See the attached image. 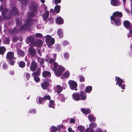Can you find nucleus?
<instances>
[{
	"instance_id": "obj_1",
	"label": "nucleus",
	"mask_w": 132,
	"mask_h": 132,
	"mask_svg": "<svg viewBox=\"0 0 132 132\" xmlns=\"http://www.w3.org/2000/svg\"><path fill=\"white\" fill-rule=\"evenodd\" d=\"M56 54L53 55V59H51L48 62L50 64H52L53 62L54 67L52 70L54 71L55 75L57 77L61 76L63 72L65 70V68L62 65H59L55 61L56 59Z\"/></svg>"
},
{
	"instance_id": "obj_2",
	"label": "nucleus",
	"mask_w": 132,
	"mask_h": 132,
	"mask_svg": "<svg viewBox=\"0 0 132 132\" xmlns=\"http://www.w3.org/2000/svg\"><path fill=\"white\" fill-rule=\"evenodd\" d=\"M5 7L6 5L4 4V6L2 5L0 7V10L2 11V15L4 19L6 20L10 18L12 15L15 16L18 15V11L16 7H13L11 11L9 13Z\"/></svg>"
},
{
	"instance_id": "obj_3",
	"label": "nucleus",
	"mask_w": 132,
	"mask_h": 132,
	"mask_svg": "<svg viewBox=\"0 0 132 132\" xmlns=\"http://www.w3.org/2000/svg\"><path fill=\"white\" fill-rule=\"evenodd\" d=\"M122 15L121 12H116L113 13V15L111 17V19L112 21H113V22L117 26H119L121 24L120 19L119 18H116L117 17H121Z\"/></svg>"
},
{
	"instance_id": "obj_4",
	"label": "nucleus",
	"mask_w": 132,
	"mask_h": 132,
	"mask_svg": "<svg viewBox=\"0 0 132 132\" xmlns=\"http://www.w3.org/2000/svg\"><path fill=\"white\" fill-rule=\"evenodd\" d=\"M6 59L7 62L11 65H14L16 58L14 57V53L11 51L8 52L6 55Z\"/></svg>"
},
{
	"instance_id": "obj_5",
	"label": "nucleus",
	"mask_w": 132,
	"mask_h": 132,
	"mask_svg": "<svg viewBox=\"0 0 132 132\" xmlns=\"http://www.w3.org/2000/svg\"><path fill=\"white\" fill-rule=\"evenodd\" d=\"M46 42L49 48H51V46L53 45L55 43L54 39L52 38L50 35H47L45 37Z\"/></svg>"
},
{
	"instance_id": "obj_6",
	"label": "nucleus",
	"mask_w": 132,
	"mask_h": 132,
	"mask_svg": "<svg viewBox=\"0 0 132 132\" xmlns=\"http://www.w3.org/2000/svg\"><path fill=\"white\" fill-rule=\"evenodd\" d=\"M44 80L41 84V86L43 89L46 90L50 86V83L52 82V81L51 79L49 78H45Z\"/></svg>"
},
{
	"instance_id": "obj_7",
	"label": "nucleus",
	"mask_w": 132,
	"mask_h": 132,
	"mask_svg": "<svg viewBox=\"0 0 132 132\" xmlns=\"http://www.w3.org/2000/svg\"><path fill=\"white\" fill-rule=\"evenodd\" d=\"M32 21L31 20H27L26 24H24L22 26L20 27V30H27L28 31L30 30L29 28H31L30 24L31 23Z\"/></svg>"
},
{
	"instance_id": "obj_8",
	"label": "nucleus",
	"mask_w": 132,
	"mask_h": 132,
	"mask_svg": "<svg viewBox=\"0 0 132 132\" xmlns=\"http://www.w3.org/2000/svg\"><path fill=\"white\" fill-rule=\"evenodd\" d=\"M68 84L71 89L75 90L76 91L77 90V84L76 82L73 80H69L68 82Z\"/></svg>"
},
{
	"instance_id": "obj_9",
	"label": "nucleus",
	"mask_w": 132,
	"mask_h": 132,
	"mask_svg": "<svg viewBox=\"0 0 132 132\" xmlns=\"http://www.w3.org/2000/svg\"><path fill=\"white\" fill-rule=\"evenodd\" d=\"M115 78V80L117 81L116 85L118 84L119 86L122 89H125V85L122 84V82H124V81L119 77H116Z\"/></svg>"
},
{
	"instance_id": "obj_10",
	"label": "nucleus",
	"mask_w": 132,
	"mask_h": 132,
	"mask_svg": "<svg viewBox=\"0 0 132 132\" xmlns=\"http://www.w3.org/2000/svg\"><path fill=\"white\" fill-rule=\"evenodd\" d=\"M37 68V63L35 61H32L30 64V70L32 72L36 71Z\"/></svg>"
},
{
	"instance_id": "obj_11",
	"label": "nucleus",
	"mask_w": 132,
	"mask_h": 132,
	"mask_svg": "<svg viewBox=\"0 0 132 132\" xmlns=\"http://www.w3.org/2000/svg\"><path fill=\"white\" fill-rule=\"evenodd\" d=\"M32 47H35L36 46L37 47H41L43 44V42L42 40L40 39H37L36 41H34V43H32Z\"/></svg>"
},
{
	"instance_id": "obj_12",
	"label": "nucleus",
	"mask_w": 132,
	"mask_h": 132,
	"mask_svg": "<svg viewBox=\"0 0 132 132\" xmlns=\"http://www.w3.org/2000/svg\"><path fill=\"white\" fill-rule=\"evenodd\" d=\"M32 46H31L28 49V54L32 56H34L36 54V50Z\"/></svg>"
},
{
	"instance_id": "obj_13",
	"label": "nucleus",
	"mask_w": 132,
	"mask_h": 132,
	"mask_svg": "<svg viewBox=\"0 0 132 132\" xmlns=\"http://www.w3.org/2000/svg\"><path fill=\"white\" fill-rule=\"evenodd\" d=\"M42 76L44 78H49L51 77V72L47 71H44L42 72Z\"/></svg>"
},
{
	"instance_id": "obj_14",
	"label": "nucleus",
	"mask_w": 132,
	"mask_h": 132,
	"mask_svg": "<svg viewBox=\"0 0 132 132\" xmlns=\"http://www.w3.org/2000/svg\"><path fill=\"white\" fill-rule=\"evenodd\" d=\"M72 96L73 99L76 101L80 100V94L79 93L76 92L73 93L72 95Z\"/></svg>"
},
{
	"instance_id": "obj_15",
	"label": "nucleus",
	"mask_w": 132,
	"mask_h": 132,
	"mask_svg": "<svg viewBox=\"0 0 132 132\" xmlns=\"http://www.w3.org/2000/svg\"><path fill=\"white\" fill-rule=\"evenodd\" d=\"M80 100H86L87 98V95L84 91H81L80 92Z\"/></svg>"
},
{
	"instance_id": "obj_16",
	"label": "nucleus",
	"mask_w": 132,
	"mask_h": 132,
	"mask_svg": "<svg viewBox=\"0 0 132 132\" xmlns=\"http://www.w3.org/2000/svg\"><path fill=\"white\" fill-rule=\"evenodd\" d=\"M32 73L31 75L32 76H40L41 73V69L39 68H37V71Z\"/></svg>"
},
{
	"instance_id": "obj_17",
	"label": "nucleus",
	"mask_w": 132,
	"mask_h": 132,
	"mask_svg": "<svg viewBox=\"0 0 132 132\" xmlns=\"http://www.w3.org/2000/svg\"><path fill=\"white\" fill-rule=\"evenodd\" d=\"M35 39L34 35H30L28 37L27 40L30 43V46H32V43H34L35 41Z\"/></svg>"
},
{
	"instance_id": "obj_18",
	"label": "nucleus",
	"mask_w": 132,
	"mask_h": 132,
	"mask_svg": "<svg viewBox=\"0 0 132 132\" xmlns=\"http://www.w3.org/2000/svg\"><path fill=\"white\" fill-rule=\"evenodd\" d=\"M63 90L62 87L60 85H57L55 86V90L58 94L60 93Z\"/></svg>"
},
{
	"instance_id": "obj_19",
	"label": "nucleus",
	"mask_w": 132,
	"mask_h": 132,
	"mask_svg": "<svg viewBox=\"0 0 132 132\" xmlns=\"http://www.w3.org/2000/svg\"><path fill=\"white\" fill-rule=\"evenodd\" d=\"M111 3L112 5L114 6H119L120 4V2L118 0H111Z\"/></svg>"
},
{
	"instance_id": "obj_20",
	"label": "nucleus",
	"mask_w": 132,
	"mask_h": 132,
	"mask_svg": "<svg viewBox=\"0 0 132 132\" xmlns=\"http://www.w3.org/2000/svg\"><path fill=\"white\" fill-rule=\"evenodd\" d=\"M123 24L125 27L127 29L132 27V24L128 21H125L123 23Z\"/></svg>"
},
{
	"instance_id": "obj_21",
	"label": "nucleus",
	"mask_w": 132,
	"mask_h": 132,
	"mask_svg": "<svg viewBox=\"0 0 132 132\" xmlns=\"http://www.w3.org/2000/svg\"><path fill=\"white\" fill-rule=\"evenodd\" d=\"M3 43L4 44H10V39L8 37H6L5 35H3Z\"/></svg>"
},
{
	"instance_id": "obj_22",
	"label": "nucleus",
	"mask_w": 132,
	"mask_h": 132,
	"mask_svg": "<svg viewBox=\"0 0 132 132\" xmlns=\"http://www.w3.org/2000/svg\"><path fill=\"white\" fill-rule=\"evenodd\" d=\"M56 22L58 24H62L63 23V20L61 17L59 16L56 19Z\"/></svg>"
},
{
	"instance_id": "obj_23",
	"label": "nucleus",
	"mask_w": 132,
	"mask_h": 132,
	"mask_svg": "<svg viewBox=\"0 0 132 132\" xmlns=\"http://www.w3.org/2000/svg\"><path fill=\"white\" fill-rule=\"evenodd\" d=\"M17 54L19 57H23L25 55V52L24 51L20 50H18L17 51Z\"/></svg>"
},
{
	"instance_id": "obj_24",
	"label": "nucleus",
	"mask_w": 132,
	"mask_h": 132,
	"mask_svg": "<svg viewBox=\"0 0 132 132\" xmlns=\"http://www.w3.org/2000/svg\"><path fill=\"white\" fill-rule=\"evenodd\" d=\"M22 39V38L21 36L18 37V36L15 35L12 38L13 41L14 42H17L18 40L21 41Z\"/></svg>"
},
{
	"instance_id": "obj_25",
	"label": "nucleus",
	"mask_w": 132,
	"mask_h": 132,
	"mask_svg": "<svg viewBox=\"0 0 132 132\" xmlns=\"http://www.w3.org/2000/svg\"><path fill=\"white\" fill-rule=\"evenodd\" d=\"M77 131H79L80 132H84L85 131V128L84 126L80 125L77 127Z\"/></svg>"
},
{
	"instance_id": "obj_26",
	"label": "nucleus",
	"mask_w": 132,
	"mask_h": 132,
	"mask_svg": "<svg viewBox=\"0 0 132 132\" xmlns=\"http://www.w3.org/2000/svg\"><path fill=\"white\" fill-rule=\"evenodd\" d=\"M6 48L4 46H0V55H3L6 51Z\"/></svg>"
},
{
	"instance_id": "obj_27",
	"label": "nucleus",
	"mask_w": 132,
	"mask_h": 132,
	"mask_svg": "<svg viewBox=\"0 0 132 132\" xmlns=\"http://www.w3.org/2000/svg\"><path fill=\"white\" fill-rule=\"evenodd\" d=\"M55 102L54 100H50L48 104V106L50 108H52L53 109L55 108Z\"/></svg>"
},
{
	"instance_id": "obj_28",
	"label": "nucleus",
	"mask_w": 132,
	"mask_h": 132,
	"mask_svg": "<svg viewBox=\"0 0 132 132\" xmlns=\"http://www.w3.org/2000/svg\"><path fill=\"white\" fill-rule=\"evenodd\" d=\"M81 110L83 113L85 114H88L89 113L91 112L90 110L89 109H85L84 108H82L81 109Z\"/></svg>"
},
{
	"instance_id": "obj_29",
	"label": "nucleus",
	"mask_w": 132,
	"mask_h": 132,
	"mask_svg": "<svg viewBox=\"0 0 132 132\" xmlns=\"http://www.w3.org/2000/svg\"><path fill=\"white\" fill-rule=\"evenodd\" d=\"M88 117L89 120L91 122H94L95 121V117L93 116L91 114H89Z\"/></svg>"
},
{
	"instance_id": "obj_30",
	"label": "nucleus",
	"mask_w": 132,
	"mask_h": 132,
	"mask_svg": "<svg viewBox=\"0 0 132 132\" xmlns=\"http://www.w3.org/2000/svg\"><path fill=\"white\" fill-rule=\"evenodd\" d=\"M19 67L21 68H23L26 65L25 62L23 61H21L18 63Z\"/></svg>"
},
{
	"instance_id": "obj_31",
	"label": "nucleus",
	"mask_w": 132,
	"mask_h": 132,
	"mask_svg": "<svg viewBox=\"0 0 132 132\" xmlns=\"http://www.w3.org/2000/svg\"><path fill=\"white\" fill-rule=\"evenodd\" d=\"M37 61L40 65H43L44 63L45 60L43 58L38 57L37 58Z\"/></svg>"
},
{
	"instance_id": "obj_32",
	"label": "nucleus",
	"mask_w": 132,
	"mask_h": 132,
	"mask_svg": "<svg viewBox=\"0 0 132 132\" xmlns=\"http://www.w3.org/2000/svg\"><path fill=\"white\" fill-rule=\"evenodd\" d=\"M49 12L48 11H46L43 14V18L45 20H46L48 16Z\"/></svg>"
},
{
	"instance_id": "obj_33",
	"label": "nucleus",
	"mask_w": 132,
	"mask_h": 132,
	"mask_svg": "<svg viewBox=\"0 0 132 132\" xmlns=\"http://www.w3.org/2000/svg\"><path fill=\"white\" fill-rule=\"evenodd\" d=\"M70 73L68 71H67L64 72L62 75V77L63 78H67L69 76Z\"/></svg>"
},
{
	"instance_id": "obj_34",
	"label": "nucleus",
	"mask_w": 132,
	"mask_h": 132,
	"mask_svg": "<svg viewBox=\"0 0 132 132\" xmlns=\"http://www.w3.org/2000/svg\"><path fill=\"white\" fill-rule=\"evenodd\" d=\"M92 90V87L91 86H87L85 90L86 92L89 93Z\"/></svg>"
},
{
	"instance_id": "obj_35",
	"label": "nucleus",
	"mask_w": 132,
	"mask_h": 132,
	"mask_svg": "<svg viewBox=\"0 0 132 132\" xmlns=\"http://www.w3.org/2000/svg\"><path fill=\"white\" fill-rule=\"evenodd\" d=\"M50 129L51 130L50 132H56L57 131V127L54 126H52Z\"/></svg>"
},
{
	"instance_id": "obj_36",
	"label": "nucleus",
	"mask_w": 132,
	"mask_h": 132,
	"mask_svg": "<svg viewBox=\"0 0 132 132\" xmlns=\"http://www.w3.org/2000/svg\"><path fill=\"white\" fill-rule=\"evenodd\" d=\"M38 102L40 104H42L45 102V101L43 97H39L38 100Z\"/></svg>"
},
{
	"instance_id": "obj_37",
	"label": "nucleus",
	"mask_w": 132,
	"mask_h": 132,
	"mask_svg": "<svg viewBox=\"0 0 132 132\" xmlns=\"http://www.w3.org/2000/svg\"><path fill=\"white\" fill-rule=\"evenodd\" d=\"M78 77L79 78V81L81 82H84L85 80V77L82 75H79Z\"/></svg>"
},
{
	"instance_id": "obj_38",
	"label": "nucleus",
	"mask_w": 132,
	"mask_h": 132,
	"mask_svg": "<svg viewBox=\"0 0 132 132\" xmlns=\"http://www.w3.org/2000/svg\"><path fill=\"white\" fill-rule=\"evenodd\" d=\"M60 9V6L59 5H57L55 6L54 10L57 13L59 12Z\"/></svg>"
},
{
	"instance_id": "obj_39",
	"label": "nucleus",
	"mask_w": 132,
	"mask_h": 132,
	"mask_svg": "<svg viewBox=\"0 0 132 132\" xmlns=\"http://www.w3.org/2000/svg\"><path fill=\"white\" fill-rule=\"evenodd\" d=\"M85 130L86 132H94V129L89 127L87 128Z\"/></svg>"
},
{
	"instance_id": "obj_40",
	"label": "nucleus",
	"mask_w": 132,
	"mask_h": 132,
	"mask_svg": "<svg viewBox=\"0 0 132 132\" xmlns=\"http://www.w3.org/2000/svg\"><path fill=\"white\" fill-rule=\"evenodd\" d=\"M89 126L93 129V128H95L97 127V124L95 123H92L89 124Z\"/></svg>"
},
{
	"instance_id": "obj_41",
	"label": "nucleus",
	"mask_w": 132,
	"mask_h": 132,
	"mask_svg": "<svg viewBox=\"0 0 132 132\" xmlns=\"http://www.w3.org/2000/svg\"><path fill=\"white\" fill-rule=\"evenodd\" d=\"M30 8L32 11H35L37 8V6L34 4H32V5L30 7Z\"/></svg>"
},
{
	"instance_id": "obj_42",
	"label": "nucleus",
	"mask_w": 132,
	"mask_h": 132,
	"mask_svg": "<svg viewBox=\"0 0 132 132\" xmlns=\"http://www.w3.org/2000/svg\"><path fill=\"white\" fill-rule=\"evenodd\" d=\"M45 100H50L51 99V96L49 95H46L43 97Z\"/></svg>"
},
{
	"instance_id": "obj_43",
	"label": "nucleus",
	"mask_w": 132,
	"mask_h": 132,
	"mask_svg": "<svg viewBox=\"0 0 132 132\" xmlns=\"http://www.w3.org/2000/svg\"><path fill=\"white\" fill-rule=\"evenodd\" d=\"M33 77H34V80L36 82H38L40 81V79L39 76Z\"/></svg>"
},
{
	"instance_id": "obj_44",
	"label": "nucleus",
	"mask_w": 132,
	"mask_h": 132,
	"mask_svg": "<svg viewBox=\"0 0 132 132\" xmlns=\"http://www.w3.org/2000/svg\"><path fill=\"white\" fill-rule=\"evenodd\" d=\"M26 74L25 76L27 79L28 80H29L30 78V74L28 72H26L25 73Z\"/></svg>"
},
{
	"instance_id": "obj_45",
	"label": "nucleus",
	"mask_w": 132,
	"mask_h": 132,
	"mask_svg": "<svg viewBox=\"0 0 132 132\" xmlns=\"http://www.w3.org/2000/svg\"><path fill=\"white\" fill-rule=\"evenodd\" d=\"M2 68L4 70H7L8 68L7 64L5 62L3 63Z\"/></svg>"
},
{
	"instance_id": "obj_46",
	"label": "nucleus",
	"mask_w": 132,
	"mask_h": 132,
	"mask_svg": "<svg viewBox=\"0 0 132 132\" xmlns=\"http://www.w3.org/2000/svg\"><path fill=\"white\" fill-rule=\"evenodd\" d=\"M69 54L68 53H65L64 54V56L66 59L68 60L69 57Z\"/></svg>"
},
{
	"instance_id": "obj_47",
	"label": "nucleus",
	"mask_w": 132,
	"mask_h": 132,
	"mask_svg": "<svg viewBox=\"0 0 132 132\" xmlns=\"http://www.w3.org/2000/svg\"><path fill=\"white\" fill-rule=\"evenodd\" d=\"M36 110L35 109H33L29 110L28 112V113L31 114L33 113L34 114H35L36 113Z\"/></svg>"
},
{
	"instance_id": "obj_48",
	"label": "nucleus",
	"mask_w": 132,
	"mask_h": 132,
	"mask_svg": "<svg viewBox=\"0 0 132 132\" xmlns=\"http://www.w3.org/2000/svg\"><path fill=\"white\" fill-rule=\"evenodd\" d=\"M56 127L57 130L59 131L61 128H63V124H62L60 125H57Z\"/></svg>"
},
{
	"instance_id": "obj_49",
	"label": "nucleus",
	"mask_w": 132,
	"mask_h": 132,
	"mask_svg": "<svg viewBox=\"0 0 132 132\" xmlns=\"http://www.w3.org/2000/svg\"><path fill=\"white\" fill-rule=\"evenodd\" d=\"M69 44V42H68L67 41L64 40L63 41V45L65 46H67Z\"/></svg>"
},
{
	"instance_id": "obj_50",
	"label": "nucleus",
	"mask_w": 132,
	"mask_h": 132,
	"mask_svg": "<svg viewBox=\"0 0 132 132\" xmlns=\"http://www.w3.org/2000/svg\"><path fill=\"white\" fill-rule=\"evenodd\" d=\"M16 24L18 26H20L21 24V22L20 21L19 19H16Z\"/></svg>"
},
{
	"instance_id": "obj_51",
	"label": "nucleus",
	"mask_w": 132,
	"mask_h": 132,
	"mask_svg": "<svg viewBox=\"0 0 132 132\" xmlns=\"http://www.w3.org/2000/svg\"><path fill=\"white\" fill-rule=\"evenodd\" d=\"M61 46L60 45L58 44L56 46V50L57 51H59L61 50Z\"/></svg>"
},
{
	"instance_id": "obj_52",
	"label": "nucleus",
	"mask_w": 132,
	"mask_h": 132,
	"mask_svg": "<svg viewBox=\"0 0 132 132\" xmlns=\"http://www.w3.org/2000/svg\"><path fill=\"white\" fill-rule=\"evenodd\" d=\"M53 1L55 4L59 3L61 2V0H53Z\"/></svg>"
},
{
	"instance_id": "obj_53",
	"label": "nucleus",
	"mask_w": 132,
	"mask_h": 132,
	"mask_svg": "<svg viewBox=\"0 0 132 132\" xmlns=\"http://www.w3.org/2000/svg\"><path fill=\"white\" fill-rule=\"evenodd\" d=\"M43 25L41 24H38L37 25V27L38 29H41V28H43Z\"/></svg>"
},
{
	"instance_id": "obj_54",
	"label": "nucleus",
	"mask_w": 132,
	"mask_h": 132,
	"mask_svg": "<svg viewBox=\"0 0 132 132\" xmlns=\"http://www.w3.org/2000/svg\"><path fill=\"white\" fill-rule=\"evenodd\" d=\"M75 120L74 119L70 118L69 122L70 123H73L75 122Z\"/></svg>"
},
{
	"instance_id": "obj_55",
	"label": "nucleus",
	"mask_w": 132,
	"mask_h": 132,
	"mask_svg": "<svg viewBox=\"0 0 132 132\" xmlns=\"http://www.w3.org/2000/svg\"><path fill=\"white\" fill-rule=\"evenodd\" d=\"M35 36L36 37L41 38L42 36V35L41 34H36Z\"/></svg>"
},
{
	"instance_id": "obj_56",
	"label": "nucleus",
	"mask_w": 132,
	"mask_h": 132,
	"mask_svg": "<svg viewBox=\"0 0 132 132\" xmlns=\"http://www.w3.org/2000/svg\"><path fill=\"white\" fill-rule=\"evenodd\" d=\"M68 130L69 132H75V131L72 130V128L71 127H69L68 128Z\"/></svg>"
},
{
	"instance_id": "obj_57",
	"label": "nucleus",
	"mask_w": 132,
	"mask_h": 132,
	"mask_svg": "<svg viewBox=\"0 0 132 132\" xmlns=\"http://www.w3.org/2000/svg\"><path fill=\"white\" fill-rule=\"evenodd\" d=\"M50 59L49 57L47 55L46 56L45 59L44 60L46 62H48L49 61V60Z\"/></svg>"
},
{
	"instance_id": "obj_58",
	"label": "nucleus",
	"mask_w": 132,
	"mask_h": 132,
	"mask_svg": "<svg viewBox=\"0 0 132 132\" xmlns=\"http://www.w3.org/2000/svg\"><path fill=\"white\" fill-rule=\"evenodd\" d=\"M63 32V30L61 29H59L57 30V33H62Z\"/></svg>"
},
{
	"instance_id": "obj_59",
	"label": "nucleus",
	"mask_w": 132,
	"mask_h": 132,
	"mask_svg": "<svg viewBox=\"0 0 132 132\" xmlns=\"http://www.w3.org/2000/svg\"><path fill=\"white\" fill-rule=\"evenodd\" d=\"M9 73L10 75H13L14 74V72L13 70H11L10 71Z\"/></svg>"
},
{
	"instance_id": "obj_60",
	"label": "nucleus",
	"mask_w": 132,
	"mask_h": 132,
	"mask_svg": "<svg viewBox=\"0 0 132 132\" xmlns=\"http://www.w3.org/2000/svg\"><path fill=\"white\" fill-rule=\"evenodd\" d=\"M58 35L60 38H61L63 37V34H58Z\"/></svg>"
},
{
	"instance_id": "obj_61",
	"label": "nucleus",
	"mask_w": 132,
	"mask_h": 132,
	"mask_svg": "<svg viewBox=\"0 0 132 132\" xmlns=\"http://www.w3.org/2000/svg\"><path fill=\"white\" fill-rule=\"evenodd\" d=\"M96 132H103L102 130L100 128H98L96 129Z\"/></svg>"
},
{
	"instance_id": "obj_62",
	"label": "nucleus",
	"mask_w": 132,
	"mask_h": 132,
	"mask_svg": "<svg viewBox=\"0 0 132 132\" xmlns=\"http://www.w3.org/2000/svg\"><path fill=\"white\" fill-rule=\"evenodd\" d=\"M127 29L129 30L130 33H132V27L128 28Z\"/></svg>"
},
{
	"instance_id": "obj_63",
	"label": "nucleus",
	"mask_w": 132,
	"mask_h": 132,
	"mask_svg": "<svg viewBox=\"0 0 132 132\" xmlns=\"http://www.w3.org/2000/svg\"><path fill=\"white\" fill-rule=\"evenodd\" d=\"M65 97H63L61 100V101L62 102H63L65 101Z\"/></svg>"
},
{
	"instance_id": "obj_64",
	"label": "nucleus",
	"mask_w": 132,
	"mask_h": 132,
	"mask_svg": "<svg viewBox=\"0 0 132 132\" xmlns=\"http://www.w3.org/2000/svg\"><path fill=\"white\" fill-rule=\"evenodd\" d=\"M30 63V62L29 61H28V62H27V65L28 67H29V66Z\"/></svg>"
}]
</instances>
